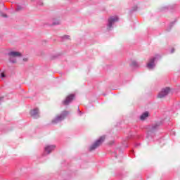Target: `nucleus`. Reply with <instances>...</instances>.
Returning a JSON list of instances; mask_svg holds the SVG:
<instances>
[{"label":"nucleus","mask_w":180,"mask_h":180,"mask_svg":"<svg viewBox=\"0 0 180 180\" xmlns=\"http://www.w3.org/2000/svg\"><path fill=\"white\" fill-rule=\"evenodd\" d=\"M69 113L68 111H63L60 115H57L56 118L52 120L53 124H57L58 122L64 120L65 117H67Z\"/></svg>","instance_id":"f257e3e1"},{"label":"nucleus","mask_w":180,"mask_h":180,"mask_svg":"<svg viewBox=\"0 0 180 180\" xmlns=\"http://www.w3.org/2000/svg\"><path fill=\"white\" fill-rule=\"evenodd\" d=\"M9 56V61L10 63H13V64H15L16 59H14L16 57H22V53L18 51H11L8 53Z\"/></svg>","instance_id":"f03ea898"},{"label":"nucleus","mask_w":180,"mask_h":180,"mask_svg":"<svg viewBox=\"0 0 180 180\" xmlns=\"http://www.w3.org/2000/svg\"><path fill=\"white\" fill-rule=\"evenodd\" d=\"M105 139L106 137L105 136H101L98 140H97L91 147H90V151H94V150L98 148L102 143L105 141Z\"/></svg>","instance_id":"7ed1b4c3"},{"label":"nucleus","mask_w":180,"mask_h":180,"mask_svg":"<svg viewBox=\"0 0 180 180\" xmlns=\"http://www.w3.org/2000/svg\"><path fill=\"white\" fill-rule=\"evenodd\" d=\"M168 94H169V88L166 87L165 89H162V91L158 94V98L160 99L165 98Z\"/></svg>","instance_id":"20e7f679"},{"label":"nucleus","mask_w":180,"mask_h":180,"mask_svg":"<svg viewBox=\"0 0 180 180\" xmlns=\"http://www.w3.org/2000/svg\"><path fill=\"white\" fill-rule=\"evenodd\" d=\"M119 20V18L117 17H110L108 20V29L110 30L112 26L115 25V22H117Z\"/></svg>","instance_id":"39448f33"},{"label":"nucleus","mask_w":180,"mask_h":180,"mask_svg":"<svg viewBox=\"0 0 180 180\" xmlns=\"http://www.w3.org/2000/svg\"><path fill=\"white\" fill-rule=\"evenodd\" d=\"M56 148V146H46L44 148L45 152L47 153V154H50L51 151H53Z\"/></svg>","instance_id":"423d86ee"},{"label":"nucleus","mask_w":180,"mask_h":180,"mask_svg":"<svg viewBox=\"0 0 180 180\" xmlns=\"http://www.w3.org/2000/svg\"><path fill=\"white\" fill-rule=\"evenodd\" d=\"M74 99V95L70 94L69 95L66 99L63 101V103L65 105H68V103H70L72 100Z\"/></svg>","instance_id":"0eeeda50"},{"label":"nucleus","mask_w":180,"mask_h":180,"mask_svg":"<svg viewBox=\"0 0 180 180\" xmlns=\"http://www.w3.org/2000/svg\"><path fill=\"white\" fill-rule=\"evenodd\" d=\"M155 61V58H153L152 59L150 60V62L148 63L147 66L148 68H149V70H153V68H154V62Z\"/></svg>","instance_id":"6e6552de"},{"label":"nucleus","mask_w":180,"mask_h":180,"mask_svg":"<svg viewBox=\"0 0 180 180\" xmlns=\"http://www.w3.org/2000/svg\"><path fill=\"white\" fill-rule=\"evenodd\" d=\"M30 116H32V117H36V116H37V115H39V108H35L34 110H32L30 112Z\"/></svg>","instance_id":"1a4fd4ad"},{"label":"nucleus","mask_w":180,"mask_h":180,"mask_svg":"<svg viewBox=\"0 0 180 180\" xmlns=\"http://www.w3.org/2000/svg\"><path fill=\"white\" fill-rule=\"evenodd\" d=\"M148 117V112H146L141 115V120H146Z\"/></svg>","instance_id":"9d476101"},{"label":"nucleus","mask_w":180,"mask_h":180,"mask_svg":"<svg viewBox=\"0 0 180 180\" xmlns=\"http://www.w3.org/2000/svg\"><path fill=\"white\" fill-rule=\"evenodd\" d=\"M4 102H5V101H4V96L0 97V106L4 103Z\"/></svg>","instance_id":"9b49d317"},{"label":"nucleus","mask_w":180,"mask_h":180,"mask_svg":"<svg viewBox=\"0 0 180 180\" xmlns=\"http://www.w3.org/2000/svg\"><path fill=\"white\" fill-rule=\"evenodd\" d=\"M6 77V75H5L4 72L1 73L0 78H5Z\"/></svg>","instance_id":"f8f14e48"},{"label":"nucleus","mask_w":180,"mask_h":180,"mask_svg":"<svg viewBox=\"0 0 180 180\" xmlns=\"http://www.w3.org/2000/svg\"><path fill=\"white\" fill-rule=\"evenodd\" d=\"M132 65H133V67H136V65H137V63L136 61H133Z\"/></svg>","instance_id":"ddd939ff"},{"label":"nucleus","mask_w":180,"mask_h":180,"mask_svg":"<svg viewBox=\"0 0 180 180\" xmlns=\"http://www.w3.org/2000/svg\"><path fill=\"white\" fill-rule=\"evenodd\" d=\"M53 25H60V22H53Z\"/></svg>","instance_id":"4468645a"},{"label":"nucleus","mask_w":180,"mask_h":180,"mask_svg":"<svg viewBox=\"0 0 180 180\" xmlns=\"http://www.w3.org/2000/svg\"><path fill=\"white\" fill-rule=\"evenodd\" d=\"M3 16H4V18H8V16L6 15V14H4Z\"/></svg>","instance_id":"2eb2a0df"},{"label":"nucleus","mask_w":180,"mask_h":180,"mask_svg":"<svg viewBox=\"0 0 180 180\" xmlns=\"http://www.w3.org/2000/svg\"><path fill=\"white\" fill-rule=\"evenodd\" d=\"M17 9H18V11H19L20 8H18Z\"/></svg>","instance_id":"dca6fc26"},{"label":"nucleus","mask_w":180,"mask_h":180,"mask_svg":"<svg viewBox=\"0 0 180 180\" xmlns=\"http://www.w3.org/2000/svg\"><path fill=\"white\" fill-rule=\"evenodd\" d=\"M25 61H26V59H24Z\"/></svg>","instance_id":"f3484780"}]
</instances>
